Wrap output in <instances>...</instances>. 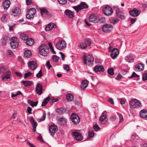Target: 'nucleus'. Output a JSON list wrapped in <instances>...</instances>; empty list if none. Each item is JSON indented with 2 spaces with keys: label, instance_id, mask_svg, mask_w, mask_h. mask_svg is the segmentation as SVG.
Returning <instances> with one entry per match:
<instances>
[{
  "label": "nucleus",
  "instance_id": "1",
  "mask_svg": "<svg viewBox=\"0 0 147 147\" xmlns=\"http://www.w3.org/2000/svg\"><path fill=\"white\" fill-rule=\"evenodd\" d=\"M38 52L40 54L43 56H47L49 53V50L48 46L45 44H42L38 47Z\"/></svg>",
  "mask_w": 147,
  "mask_h": 147
},
{
  "label": "nucleus",
  "instance_id": "2",
  "mask_svg": "<svg viewBox=\"0 0 147 147\" xmlns=\"http://www.w3.org/2000/svg\"><path fill=\"white\" fill-rule=\"evenodd\" d=\"M113 46H109L108 48L109 52L111 53L110 56L113 59H115L119 53L118 49L117 48H113Z\"/></svg>",
  "mask_w": 147,
  "mask_h": 147
},
{
  "label": "nucleus",
  "instance_id": "3",
  "mask_svg": "<svg viewBox=\"0 0 147 147\" xmlns=\"http://www.w3.org/2000/svg\"><path fill=\"white\" fill-rule=\"evenodd\" d=\"M88 7L87 4L85 2H81L80 4L77 6H73L72 7L78 13L80 11L88 8Z\"/></svg>",
  "mask_w": 147,
  "mask_h": 147
},
{
  "label": "nucleus",
  "instance_id": "4",
  "mask_svg": "<svg viewBox=\"0 0 147 147\" xmlns=\"http://www.w3.org/2000/svg\"><path fill=\"white\" fill-rule=\"evenodd\" d=\"M84 63L86 64H87L88 61L89 65L91 66L93 64L94 60V58L93 56L90 55H88L87 56L84 55L83 57Z\"/></svg>",
  "mask_w": 147,
  "mask_h": 147
},
{
  "label": "nucleus",
  "instance_id": "5",
  "mask_svg": "<svg viewBox=\"0 0 147 147\" xmlns=\"http://www.w3.org/2000/svg\"><path fill=\"white\" fill-rule=\"evenodd\" d=\"M36 12V9L32 8L28 9L26 13V17L27 19H30L34 18Z\"/></svg>",
  "mask_w": 147,
  "mask_h": 147
},
{
  "label": "nucleus",
  "instance_id": "6",
  "mask_svg": "<svg viewBox=\"0 0 147 147\" xmlns=\"http://www.w3.org/2000/svg\"><path fill=\"white\" fill-rule=\"evenodd\" d=\"M102 12L106 16H110L113 13V10L109 5H105V7L103 8Z\"/></svg>",
  "mask_w": 147,
  "mask_h": 147
},
{
  "label": "nucleus",
  "instance_id": "7",
  "mask_svg": "<svg viewBox=\"0 0 147 147\" xmlns=\"http://www.w3.org/2000/svg\"><path fill=\"white\" fill-rule=\"evenodd\" d=\"M130 105L131 108H136L141 107L142 104L139 100L136 99H133L131 101Z\"/></svg>",
  "mask_w": 147,
  "mask_h": 147
},
{
  "label": "nucleus",
  "instance_id": "8",
  "mask_svg": "<svg viewBox=\"0 0 147 147\" xmlns=\"http://www.w3.org/2000/svg\"><path fill=\"white\" fill-rule=\"evenodd\" d=\"M21 10L17 7H15L11 9L9 11L10 15L14 17L19 16L21 13Z\"/></svg>",
  "mask_w": 147,
  "mask_h": 147
},
{
  "label": "nucleus",
  "instance_id": "9",
  "mask_svg": "<svg viewBox=\"0 0 147 147\" xmlns=\"http://www.w3.org/2000/svg\"><path fill=\"white\" fill-rule=\"evenodd\" d=\"M92 42L91 40L89 38H86L84 41L81 42L80 44V46L81 49H86L88 47L91 46Z\"/></svg>",
  "mask_w": 147,
  "mask_h": 147
},
{
  "label": "nucleus",
  "instance_id": "10",
  "mask_svg": "<svg viewBox=\"0 0 147 147\" xmlns=\"http://www.w3.org/2000/svg\"><path fill=\"white\" fill-rule=\"evenodd\" d=\"M113 26L112 25L106 24L102 26V30L103 32L105 33H109L113 30Z\"/></svg>",
  "mask_w": 147,
  "mask_h": 147
},
{
  "label": "nucleus",
  "instance_id": "11",
  "mask_svg": "<svg viewBox=\"0 0 147 147\" xmlns=\"http://www.w3.org/2000/svg\"><path fill=\"white\" fill-rule=\"evenodd\" d=\"M66 46V42L63 40H59L55 45L56 48L60 50L65 48Z\"/></svg>",
  "mask_w": 147,
  "mask_h": 147
},
{
  "label": "nucleus",
  "instance_id": "12",
  "mask_svg": "<svg viewBox=\"0 0 147 147\" xmlns=\"http://www.w3.org/2000/svg\"><path fill=\"white\" fill-rule=\"evenodd\" d=\"M70 118L72 121L75 124H77L80 122V117L76 113H72Z\"/></svg>",
  "mask_w": 147,
  "mask_h": 147
},
{
  "label": "nucleus",
  "instance_id": "13",
  "mask_svg": "<svg viewBox=\"0 0 147 147\" xmlns=\"http://www.w3.org/2000/svg\"><path fill=\"white\" fill-rule=\"evenodd\" d=\"M140 10L138 9L134 8L132 10L129 11V13L130 15L133 17H136L138 16L141 13Z\"/></svg>",
  "mask_w": 147,
  "mask_h": 147
},
{
  "label": "nucleus",
  "instance_id": "14",
  "mask_svg": "<svg viewBox=\"0 0 147 147\" xmlns=\"http://www.w3.org/2000/svg\"><path fill=\"white\" fill-rule=\"evenodd\" d=\"M72 135L73 137L77 140L81 141L83 139L82 135L77 132L75 131L73 132Z\"/></svg>",
  "mask_w": 147,
  "mask_h": 147
},
{
  "label": "nucleus",
  "instance_id": "15",
  "mask_svg": "<svg viewBox=\"0 0 147 147\" xmlns=\"http://www.w3.org/2000/svg\"><path fill=\"white\" fill-rule=\"evenodd\" d=\"M98 18L97 15L96 13H93L89 16V20L90 22L97 23L98 22Z\"/></svg>",
  "mask_w": 147,
  "mask_h": 147
},
{
  "label": "nucleus",
  "instance_id": "16",
  "mask_svg": "<svg viewBox=\"0 0 147 147\" xmlns=\"http://www.w3.org/2000/svg\"><path fill=\"white\" fill-rule=\"evenodd\" d=\"M40 13L42 17H43L44 14H45L47 17L49 18L51 16V14L49 13L48 10L45 8L42 7L40 9Z\"/></svg>",
  "mask_w": 147,
  "mask_h": 147
},
{
  "label": "nucleus",
  "instance_id": "17",
  "mask_svg": "<svg viewBox=\"0 0 147 147\" xmlns=\"http://www.w3.org/2000/svg\"><path fill=\"white\" fill-rule=\"evenodd\" d=\"M49 129L51 135L53 136L57 132L58 129L57 126L55 125H52L49 127Z\"/></svg>",
  "mask_w": 147,
  "mask_h": 147
},
{
  "label": "nucleus",
  "instance_id": "18",
  "mask_svg": "<svg viewBox=\"0 0 147 147\" xmlns=\"http://www.w3.org/2000/svg\"><path fill=\"white\" fill-rule=\"evenodd\" d=\"M105 69L102 65H97L94 68V71L96 72H104L105 71Z\"/></svg>",
  "mask_w": 147,
  "mask_h": 147
},
{
  "label": "nucleus",
  "instance_id": "19",
  "mask_svg": "<svg viewBox=\"0 0 147 147\" xmlns=\"http://www.w3.org/2000/svg\"><path fill=\"white\" fill-rule=\"evenodd\" d=\"M28 64L29 67L32 70H34L36 67L37 63L34 61H29Z\"/></svg>",
  "mask_w": 147,
  "mask_h": 147
},
{
  "label": "nucleus",
  "instance_id": "20",
  "mask_svg": "<svg viewBox=\"0 0 147 147\" xmlns=\"http://www.w3.org/2000/svg\"><path fill=\"white\" fill-rule=\"evenodd\" d=\"M42 85L40 83L38 84L36 88V91L39 95H41L42 93Z\"/></svg>",
  "mask_w": 147,
  "mask_h": 147
},
{
  "label": "nucleus",
  "instance_id": "21",
  "mask_svg": "<svg viewBox=\"0 0 147 147\" xmlns=\"http://www.w3.org/2000/svg\"><path fill=\"white\" fill-rule=\"evenodd\" d=\"M140 117L145 120H147V110L145 109L141 110L139 113Z\"/></svg>",
  "mask_w": 147,
  "mask_h": 147
},
{
  "label": "nucleus",
  "instance_id": "22",
  "mask_svg": "<svg viewBox=\"0 0 147 147\" xmlns=\"http://www.w3.org/2000/svg\"><path fill=\"white\" fill-rule=\"evenodd\" d=\"M134 68L136 71H142L144 68V65L142 63H139L136 65Z\"/></svg>",
  "mask_w": 147,
  "mask_h": 147
},
{
  "label": "nucleus",
  "instance_id": "23",
  "mask_svg": "<svg viewBox=\"0 0 147 147\" xmlns=\"http://www.w3.org/2000/svg\"><path fill=\"white\" fill-rule=\"evenodd\" d=\"M65 13L69 18H72L74 17V13L69 9L66 10Z\"/></svg>",
  "mask_w": 147,
  "mask_h": 147
},
{
  "label": "nucleus",
  "instance_id": "24",
  "mask_svg": "<svg viewBox=\"0 0 147 147\" xmlns=\"http://www.w3.org/2000/svg\"><path fill=\"white\" fill-rule=\"evenodd\" d=\"M11 2L9 0L5 1L2 5L3 8L5 10H7L10 6Z\"/></svg>",
  "mask_w": 147,
  "mask_h": 147
},
{
  "label": "nucleus",
  "instance_id": "25",
  "mask_svg": "<svg viewBox=\"0 0 147 147\" xmlns=\"http://www.w3.org/2000/svg\"><path fill=\"white\" fill-rule=\"evenodd\" d=\"M89 81L87 80H83L81 84V88L82 89H84L88 86Z\"/></svg>",
  "mask_w": 147,
  "mask_h": 147
},
{
  "label": "nucleus",
  "instance_id": "26",
  "mask_svg": "<svg viewBox=\"0 0 147 147\" xmlns=\"http://www.w3.org/2000/svg\"><path fill=\"white\" fill-rule=\"evenodd\" d=\"M34 42L32 38H28L26 41V44L28 46H32L34 45Z\"/></svg>",
  "mask_w": 147,
  "mask_h": 147
},
{
  "label": "nucleus",
  "instance_id": "27",
  "mask_svg": "<svg viewBox=\"0 0 147 147\" xmlns=\"http://www.w3.org/2000/svg\"><path fill=\"white\" fill-rule=\"evenodd\" d=\"M22 84L25 86L26 87L32 86V82L31 81H22Z\"/></svg>",
  "mask_w": 147,
  "mask_h": 147
},
{
  "label": "nucleus",
  "instance_id": "28",
  "mask_svg": "<svg viewBox=\"0 0 147 147\" xmlns=\"http://www.w3.org/2000/svg\"><path fill=\"white\" fill-rule=\"evenodd\" d=\"M50 100V97H48L45 98L42 103L41 106H45Z\"/></svg>",
  "mask_w": 147,
  "mask_h": 147
},
{
  "label": "nucleus",
  "instance_id": "29",
  "mask_svg": "<svg viewBox=\"0 0 147 147\" xmlns=\"http://www.w3.org/2000/svg\"><path fill=\"white\" fill-rule=\"evenodd\" d=\"M32 56V53L30 50L26 51L24 53V57L29 58Z\"/></svg>",
  "mask_w": 147,
  "mask_h": 147
},
{
  "label": "nucleus",
  "instance_id": "30",
  "mask_svg": "<svg viewBox=\"0 0 147 147\" xmlns=\"http://www.w3.org/2000/svg\"><path fill=\"white\" fill-rule=\"evenodd\" d=\"M38 102V101L34 102L30 100H28V103L32 107L36 106L37 105Z\"/></svg>",
  "mask_w": 147,
  "mask_h": 147
},
{
  "label": "nucleus",
  "instance_id": "31",
  "mask_svg": "<svg viewBox=\"0 0 147 147\" xmlns=\"http://www.w3.org/2000/svg\"><path fill=\"white\" fill-rule=\"evenodd\" d=\"M66 97L67 100L69 101H72L74 98L73 95L70 93L67 94Z\"/></svg>",
  "mask_w": 147,
  "mask_h": 147
},
{
  "label": "nucleus",
  "instance_id": "32",
  "mask_svg": "<svg viewBox=\"0 0 147 147\" xmlns=\"http://www.w3.org/2000/svg\"><path fill=\"white\" fill-rule=\"evenodd\" d=\"M20 38L24 41L26 40L28 38V36L24 33H22L20 35Z\"/></svg>",
  "mask_w": 147,
  "mask_h": 147
},
{
  "label": "nucleus",
  "instance_id": "33",
  "mask_svg": "<svg viewBox=\"0 0 147 147\" xmlns=\"http://www.w3.org/2000/svg\"><path fill=\"white\" fill-rule=\"evenodd\" d=\"M19 42H13V44H12V43H10V44L11 47L13 49H15L18 47L19 45Z\"/></svg>",
  "mask_w": 147,
  "mask_h": 147
},
{
  "label": "nucleus",
  "instance_id": "34",
  "mask_svg": "<svg viewBox=\"0 0 147 147\" xmlns=\"http://www.w3.org/2000/svg\"><path fill=\"white\" fill-rule=\"evenodd\" d=\"M125 59L129 62H131L134 61V58L131 56H128L125 57Z\"/></svg>",
  "mask_w": 147,
  "mask_h": 147
},
{
  "label": "nucleus",
  "instance_id": "35",
  "mask_svg": "<svg viewBox=\"0 0 147 147\" xmlns=\"http://www.w3.org/2000/svg\"><path fill=\"white\" fill-rule=\"evenodd\" d=\"M131 138L134 142H136L139 140V138L137 135L134 134L131 136Z\"/></svg>",
  "mask_w": 147,
  "mask_h": 147
},
{
  "label": "nucleus",
  "instance_id": "36",
  "mask_svg": "<svg viewBox=\"0 0 147 147\" xmlns=\"http://www.w3.org/2000/svg\"><path fill=\"white\" fill-rule=\"evenodd\" d=\"M7 16V14H4L3 15L1 18V20L3 22L5 23L7 22V18H6Z\"/></svg>",
  "mask_w": 147,
  "mask_h": 147
},
{
  "label": "nucleus",
  "instance_id": "37",
  "mask_svg": "<svg viewBox=\"0 0 147 147\" xmlns=\"http://www.w3.org/2000/svg\"><path fill=\"white\" fill-rule=\"evenodd\" d=\"M107 118V116L103 115V113H102L101 116L99 118V121L100 122H102V123H103V121H104Z\"/></svg>",
  "mask_w": 147,
  "mask_h": 147
},
{
  "label": "nucleus",
  "instance_id": "38",
  "mask_svg": "<svg viewBox=\"0 0 147 147\" xmlns=\"http://www.w3.org/2000/svg\"><path fill=\"white\" fill-rule=\"evenodd\" d=\"M53 29L51 27V24L49 23L45 27V30L46 31H49Z\"/></svg>",
  "mask_w": 147,
  "mask_h": 147
},
{
  "label": "nucleus",
  "instance_id": "39",
  "mask_svg": "<svg viewBox=\"0 0 147 147\" xmlns=\"http://www.w3.org/2000/svg\"><path fill=\"white\" fill-rule=\"evenodd\" d=\"M19 42V40L17 37L13 36L11 38L10 43H12V44H13V42Z\"/></svg>",
  "mask_w": 147,
  "mask_h": 147
},
{
  "label": "nucleus",
  "instance_id": "40",
  "mask_svg": "<svg viewBox=\"0 0 147 147\" xmlns=\"http://www.w3.org/2000/svg\"><path fill=\"white\" fill-rule=\"evenodd\" d=\"M117 114L119 115V123H121L123 121V117L121 114L119 113H117Z\"/></svg>",
  "mask_w": 147,
  "mask_h": 147
},
{
  "label": "nucleus",
  "instance_id": "41",
  "mask_svg": "<svg viewBox=\"0 0 147 147\" xmlns=\"http://www.w3.org/2000/svg\"><path fill=\"white\" fill-rule=\"evenodd\" d=\"M11 74H6L2 77V80H7L10 78Z\"/></svg>",
  "mask_w": 147,
  "mask_h": 147
},
{
  "label": "nucleus",
  "instance_id": "42",
  "mask_svg": "<svg viewBox=\"0 0 147 147\" xmlns=\"http://www.w3.org/2000/svg\"><path fill=\"white\" fill-rule=\"evenodd\" d=\"M110 22L113 24H115L117 23L119 21V20L115 19L114 18L111 19L110 20Z\"/></svg>",
  "mask_w": 147,
  "mask_h": 147
},
{
  "label": "nucleus",
  "instance_id": "43",
  "mask_svg": "<svg viewBox=\"0 0 147 147\" xmlns=\"http://www.w3.org/2000/svg\"><path fill=\"white\" fill-rule=\"evenodd\" d=\"M30 122L32 126V127H36L37 124L35 122L34 119L33 118H31L30 119Z\"/></svg>",
  "mask_w": 147,
  "mask_h": 147
},
{
  "label": "nucleus",
  "instance_id": "44",
  "mask_svg": "<svg viewBox=\"0 0 147 147\" xmlns=\"http://www.w3.org/2000/svg\"><path fill=\"white\" fill-rule=\"evenodd\" d=\"M7 70V67L5 66H3L0 68V73L5 74V71Z\"/></svg>",
  "mask_w": 147,
  "mask_h": 147
},
{
  "label": "nucleus",
  "instance_id": "45",
  "mask_svg": "<svg viewBox=\"0 0 147 147\" xmlns=\"http://www.w3.org/2000/svg\"><path fill=\"white\" fill-rule=\"evenodd\" d=\"M59 58V57L55 55H53L52 57V59L53 61L56 62H57L58 61Z\"/></svg>",
  "mask_w": 147,
  "mask_h": 147
},
{
  "label": "nucleus",
  "instance_id": "46",
  "mask_svg": "<svg viewBox=\"0 0 147 147\" xmlns=\"http://www.w3.org/2000/svg\"><path fill=\"white\" fill-rule=\"evenodd\" d=\"M94 132L93 130L90 131L88 132V137L89 138H91L94 136Z\"/></svg>",
  "mask_w": 147,
  "mask_h": 147
},
{
  "label": "nucleus",
  "instance_id": "47",
  "mask_svg": "<svg viewBox=\"0 0 147 147\" xmlns=\"http://www.w3.org/2000/svg\"><path fill=\"white\" fill-rule=\"evenodd\" d=\"M64 111V109L62 108H60V109H57V112L58 114H63Z\"/></svg>",
  "mask_w": 147,
  "mask_h": 147
},
{
  "label": "nucleus",
  "instance_id": "48",
  "mask_svg": "<svg viewBox=\"0 0 147 147\" xmlns=\"http://www.w3.org/2000/svg\"><path fill=\"white\" fill-rule=\"evenodd\" d=\"M117 16L121 20H124L125 19V16L124 15H123V13H120Z\"/></svg>",
  "mask_w": 147,
  "mask_h": 147
},
{
  "label": "nucleus",
  "instance_id": "49",
  "mask_svg": "<svg viewBox=\"0 0 147 147\" xmlns=\"http://www.w3.org/2000/svg\"><path fill=\"white\" fill-rule=\"evenodd\" d=\"M114 68L113 67L108 68L107 70L108 74H114Z\"/></svg>",
  "mask_w": 147,
  "mask_h": 147
},
{
  "label": "nucleus",
  "instance_id": "50",
  "mask_svg": "<svg viewBox=\"0 0 147 147\" xmlns=\"http://www.w3.org/2000/svg\"><path fill=\"white\" fill-rule=\"evenodd\" d=\"M46 115V113L44 112L43 113L42 116L40 118V120L41 121H44L45 119Z\"/></svg>",
  "mask_w": 147,
  "mask_h": 147
},
{
  "label": "nucleus",
  "instance_id": "51",
  "mask_svg": "<svg viewBox=\"0 0 147 147\" xmlns=\"http://www.w3.org/2000/svg\"><path fill=\"white\" fill-rule=\"evenodd\" d=\"M58 2L60 4L65 5L67 3V0H57Z\"/></svg>",
  "mask_w": 147,
  "mask_h": 147
},
{
  "label": "nucleus",
  "instance_id": "52",
  "mask_svg": "<svg viewBox=\"0 0 147 147\" xmlns=\"http://www.w3.org/2000/svg\"><path fill=\"white\" fill-rule=\"evenodd\" d=\"M98 22H100V23H103L105 22V19L103 17H102L99 19L98 18Z\"/></svg>",
  "mask_w": 147,
  "mask_h": 147
},
{
  "label": "nucleus",
  "instance_id": "53",
  "mask_svg": "<svg viewBox=\"0 0 147 147\" xmlns=\"http://www.w3.org/2000/svg\"><path fill=\"white\" fill-rule=\"evenodd\" d=\"M32 109L30 107H27V112L28 114H30L32 113Z\"/></svg>",
  "mask_w": 147,
  "mask_h": 147
},
{
  "label": "nucleus",
  "instance_id": "54",
  "mask_svg": "<svg viewBox=\"0 0 147 147\" xmlns=\"http://www.w3.org/2000/svg\"><path fill=\"white\" fill-rule=\"evenodd\" d=\"M38 134L39 135L37 137L38 139L41 142H43V140L41 136V134L39 133H38Z\"/></svg>",
  "mask_w": 147,
  "mask_h": 147
},
{
  "label": "nucleus",
  "instance_id": "55",
  "mask_svg": "<svg viewBox=\"0 0 147 147\" xmlns=\"http://www.w3.org/2000/svg\"><path fill=\"white\" fill-rule=\"evenodd\" d=\"M46 65L48 67V69H49L51 67H52V66L51 65L50 61H47L46 63Z\"/></svg>",
  "mask_w": 147,
  "mask_h": 147
},
{
  "label": "nucleus",
  "instance_id": "56",
  "mask_svg": "<svg viewBox=\"0 0 147 147\" xmlns=\"http://www.w3.org/2000/svg\"><path fill=\"white\" fill-rule=\"evenodd\" d=\"M123 13V12L121 11L120 8L118 9L116 11V16H118L119 14L120 13Z\"/></svg>",
  "mask_w": 147,
  "mask_h": 147
},
{
  "label": "nucleus",
  "instance_id": "57",
  "mask_svg": "<svg viewBox=\"0 0 147 147\" xmlns=\"http://www.w3.org/2000/svg\"><path fill=\"white\" fill-rule=\"evenodd\" d=\"M131 22V24H133L135 23L137 20L136 18H130Z\"/></svg>",
  "mask_w": 147,
  "mask_h": 147
},
{
  "label": "nucleus",
  "instance_id": "58",
  "mask_svg": "<svg viewBox=\"0 0 147 147\" xmlns=\"http://www.w3.org/2000/svg\"><path fill=\"white\" fill-rule=\"evenodd\" d=\"M142 80L144 81L147 80V74H143L142 76Z\"/></svg>",
  "mask_w": 147,
  "mask_h": 147
},
{
  "label": "nucleus",
  "instance_id": "59",
  "mask_svg": "<svg viewBox=\"0 0 147 147\" xmlns=\"http://www.w3.org/2000/svg\"><path fill=\"white\" fill-rule=\"evenodd\" d=\"M27 144L30 147H36L34 144L31 143L30 142L28 141Z\"/></svg>",
  "mask_w": 147,
  "mask_h": 147
},
{
  "label": "nucleus",
  "instance_id": "60",
  "mask_svg": "<svg viewBox=\"0 0 147 147\" xmlns=\"http://www.w3.org/2000/svg\"><path fill=\"white\" fill-rule=\"evenodd\" d=\"M64 69L67 71H69L70 70V69L68 65H65L64 67Z\"/></svg>",
  "mask_w": 147,
  "mask_h": 147
},
{
  "label": "nucleus",
  "instance_id": "61",
  "mask_svg": "<svg viewBox=\"0 0 147 147\" xmlns=\"http://www.w3.org/2000/svg\"><path fill=\"white\" fill-rule=\"evenodd\" d=\"M59 53L61 55V59L62 60H64L65 58V55L62 52H60Z\"/></svg>",
  "mask_w": 147,
  "mask_h": 147
},
{
  "label": "nucleus",
  "instance_id": "62",
  "mask_svg": "<svg viewBox=\"0 0 147 147\" xmlns=\"http://www.w3.org/2000/svg\"><path fill=\"white\" fill-rule=\"evenodd\" d=\"M26 4L27 5H30L32 3L31 0H26Z\"/></svg>",
  "mask_w": 147,
  "mask_h": 147
},
{
  "label": "nucleus",
  "instance_id": "63",
  "mask_svg": "<svg viewBox=\"0 0 147 147\" xmlns=\"http://www.w3.org/2000/svg\"><path fill=\"white\" fill-rule=\"evenodd\" d=\"M139 77V75H138L137 74H132L131 76L129 77L130 78H132L133 77H135L136 78H138Z\"/></svg>",
  "mask_w": 147,
  "mask_h": 147
},
{
  "label": "nucleus",
  "instance_id": "64",
  "mask_svg": "<svg viewBox=\"0 0 147 147\" xmlns=\"http://www.w3.org/2000/svg\"><path fill=\"white\" fill-rule=\"evenodd\" d=\"M93 128L95 131H97L100 127L97 125L96 124L94 125Z\"/></svg>",
  "mask_w": 147,
  "mask_h": 147
}]
</instances>
